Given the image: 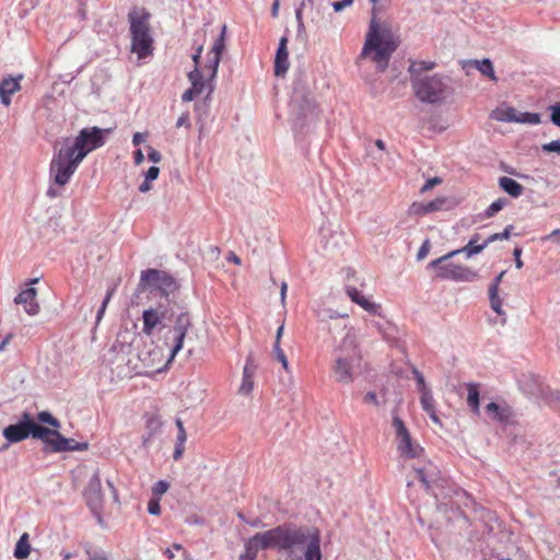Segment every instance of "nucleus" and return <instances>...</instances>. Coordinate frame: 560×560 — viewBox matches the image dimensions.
<instances>
[{"label":"nucleus","mask_w":560,"mask_h":560,"mask_svg":"<svg viewBox=\"0 0 560 560\" xmlns=\"http://www.w3.org/2000/svg\"><path fill=\"white\" fill-rule=\"evenodd\" d=\"M393 427L397 439V450L401 456L416 458L420 456L423 448L415 444L404 421L393 412Z\"/></svg>","instance_id":"nucleus-14"},{"label":"nucleus","mask_w":560,"mask_h":560,"mask_svg":"<svg viewBox=\"0 0 560 560\" xmlns=\"http://www.w3.org/2000/svg\"><path fill=\"white\" fill-rule=\"evenodd\" d=\"M176 427L178 429L175 448L173 453L174 460H179L183 457L185 451V442L187 440V434L184 428V423L180 419H176Z\"/></svg>","instance_id":"nucleus-32"},{"label":"nucleus","mask_w":560,"mask_h":560,"mask_svg":"<svg viewBox=\"0 0 560 560\" xmlns=\"http://www.w3.org/2000/svg\"><path fill=\"white\" fill-rule=\"evenodd\" d=\"M49 179H51V178L49 177ZM50 182H51V185H50V186H49V188L47 189V192H46V194H47V196H48L49 198H56V197H58V196L60 195V192H59V191H58V189L55 187L56 183H54V180H50ZM57 186H58V184H57ZM59 187H61V186L59 185Z\"/></svg>","instance_id":"nucleus-59"},{"label":"nucleus","mask_w":560,"mask_h":560,"mask_svg":"<svg viewBox=\"0 0 560 560\" xmlns=\"http://www.w3.org/2000/svg\"><path fill=\"white\" fill-rule=\"evenodd\" d=\"M225 32L226 26L223 25L221 30V34L214 40L212 48L209 52V60L206 65V69L210 71V80L214 79L218 73L219 65L221 61V56L225 47Z\"/></svg>","instance_id":"nucleus-18"},{"label":"nucleus","mask_w":560,"mask_h":560,"mask_svg":"<svg viewBox=\"0 0 560 560\" xmlns=\"http://www.w3.org/2000/svg\"><path fill=\"white\" fill-rule=\"evenodd\" d=\"M410 82L415 96L421 103L440 104L454 93L450 79L440 74L413 77Z\"/></svg>","instance_id":"nucleus-6"},{"label":"nucleus","mask_w":560,"mask_h":560,"mask_svg":"<svg viewBox=\"0 0 560 560\" xmlns=\"http://www.w3.org/2000/svg\"><path fill=\"white\" fill-rule=\"evenodd\" d=\"M305 7V2L302 1L299 7L295 9V19L298 22V36H301L305 33V26L303 23V8Z\"/></svg>","instance_id":"nucleus-40"},{"label":"nucleus","mask_w":560,"mask_h":560,"mask_svg":"<svg viewBox=\"0 0 560 560\" xmlns=\"http://www.w3.org/2000/svg\"><path fill=\"white\" fill-rule=\"evenodd\" d=\"M512 229H513L512 225H508L502 233L492 234V242L508 240L510 237Z\"/></svg>","instance_id":"nucleus-49"},{"label":"nucleus","mask_w":560,"mask_h":560,"mask_svg":"<svg viewBox=\"0 0 560 560\" xmlns=\"http://www.w3.org/2000/svg\"><path fill=\"white\" fill-rule=\"evenodd\" d=\"M202 50H203V46L200 44L197 48H196V51L195 54L191 56V59L195 63V67L199 68V63H200V58H201V54H202Z\"/></svg>","instance_id":"nucleus-57"},{"label":"nucleus","mask_w":560,"mask_h":560,"mask_svg":"<svg viewBox=\"0 0 560 560\" xmlns=\"http://www.w3.org/2000/svg\"><path fill=\"white\" fill-rule=\"evenodd\" d=\"M551 109V121L552 124H555L556 126L560 127V102L552 105L550 107Z\"/></svg>","instance_id":"nucleus-45"},{"label":"nucleus","mask_w":560,"mask_h":560,"mask_svg":"<svg viewBox=\"0 0 560 560\" xmlns=\"http://www.w3.org/2000/svg\"><path fill=\"white\" fill-rule=\"evenodd\" d=\"M273 353L276 359L281 363L284 370L289 369V362L287 359V355L284 354L283 350L280 346L273 345Z\"/></svg>","instance_id":"nucleus-42"},{"label":"nucleus","mask_w":560,"mask_h":560,"mask_svg":"<svg viewBox=\"0 0 560 560\" xmlns=\"http://www.w3.org/2000/svg\"><path fill=\"white\" fill-rule=\"evenodd\" d=\"M459 396L464 397L467 406L475 413H479L480 389L476 383H466L458 387Z\"/></svg>","instance_id":"nucleus-19"},{"label":"nucleus","mask_w":560,"mask_h":560,"mask_svg":"<svg viewBox=\"0 0 560 560\" xmlns=\"http://www.w3.org/2000/svg\"><path fill=\"white\" fill-rule=\"evenodd\" d=\"M459 65L467 75L471 74L472 71L477 70L482 75L490 78V58L478 59H466L460 60Z\"/></svg>","instance_id":"nucleus-26"},{"label":"nucleus","mask_w":560,"mask_h":560,"mask_svg":"<svg viewBox=\"0 0 560 560\" xmlns=\"http://www.w3.org/2000/svg\"><path fill=\"white\" fill-rule=\"evenodd\" d=\"M442 183V179L440 177H433L425 182V184L421 188V192H425L430 189H432L434 186Z\"/></svg>","instance_id":"nucleus-51"},{"label":"nucleus","mask_w":560,"mask_h":560,"mask_svg":"<svg viewBox=\"0 0 560 560\" xmlns=\"http://www.w3.org/2000/svg\"><path fill=\"white\" fill-rule=\"evenodd\" d=\"M545 152H556L560 154V140H553L542 145Z\"/></svg>","instance_id":"nucleus-47"},{"label":"nucleus","mask_w":560,"mask_h":560,"mask_svg":"<svg viewBox=\"0 0 560 560\" xmlns=\"http://www.w3.org/2000/svg\"><path fill=\"white\" fill-rule=\"evenodd\" d=\"M492 118L500 121L537 125L540 116L537 113H517L516 109L506 104H501L492 110Z\"/></svg>","instance_id":"nucleus-16"},{"label":"nucleus","mask_w":560,"mask_h":560,"mask_svg":"<svg viewBox=\"0 0 560 560\" xmlns=\"http://www.w3.org/2000/svg\"><path fill=\"white\" fill-rule=\"evenodd\" d=\"M256 365L252 355L247 357L246 364L243 369V377L238 392L243 395H249L254 388V373Z\"/></svg>","instance_id":"nucleus-25"},{"label":"nucleus","mask_w":560,"mask_h":560,"mask_svg":"<svg viewBox=\"0 0 560 560\" xmlns=\"http://www.w3.org/2000/svg\"><path fill=\"white\" fill-rule=\"evenodd\" d=\"M106 132L109 130L88 127L74 138H65L59 148L55 147L49 164L51 180L60 186L67 185L85 156L104 145Z\"/></svg>","instance_id":"nucleus-1"},{"label":"nucleus","mask_w":560,"mask_h":560,"mask_svg":"<svg viewBox=\"0 0 560 560\" xmlns=\"http://www.w3.org/2000/svg\"><path fill=\"white\" fill-rule=\"evenodd\" d=\"M149 20L150 13L145 10L133 9L128 13L131 51L139 59H144L153 54L154 40Z\"/></svg>","instance_id":"nucleus-7"},{"label":"nucleus","mask_w":560,"mask_h":560,"mask_svg":"<svg viewBox=\"0 0 560 560\" xmlns=\"http://www.w3.org/2000/svg\"><path fill=\"white\" fill-rule=\"evenodd\" d=\"M148 159L153 163H159L162 160V155L158 150L150 148Z\"/></svg>","instance_id":"nucleus-55"},{"label":"nucleus","mask_w":560,"mask_h":560,"mask_svg":"<svg viewBox=\"0 0 560 560\" xmlns=\"http://www.w3.org/2000/svg\"><path fill=\"white\" fill-rule=\"evenodd\" d=\"M205 71L207 72L208 74V79L205 81L203 80V74L201 73V71L199 70V68L195 67L189 73H188V80L190 81L191 83V90H194L198 95L205 90V89H208L209 90V83H211V85H213V80H210V71H208L206 68H205Z\"/></svg>","instance_id":"nucleus-27"},{"label":"nucleus","mask_w":560,"mask_h":560,"mask_svg":"<svg viewBox=\"0 0 560 560\" xmlns=\"http://www.w3.org/2000/svg\"><path fill=\"white\" fill-rule=\"evenodd\" d=\"M354 0H340L332 3V8L336 12L342 11L345 8L350 7Z\"/></svg>","instance_id":"nucleus-52"},{"label":"nucleus","mask_w":560,"mask_h":560,"mask_svg":"<svg viewBox=\"0 0 560 560\" xmlns=\"http://www.w3.org/2000/svg\"><path fill=\"white\" fill-rule=\"evenodd\" d=\"M430 247V241L425 240L417 253V259L422 260L428 255Z\"/></svg>","instance_id":"nucleus-48"},{"label":"nucleus","mask_w":560,"mask_h":560,"mask_svg":"<svg viewBox=\"0 0 560 560\" xmlns=\"http://www.w3.org/2000/svg\"><path fill=\"white\" fill-rule=\"evenodd\" d=\"M86 504L92 513L100 516L103 509L102 482L98 474H95L89 480L84 491Z\"/></svg>","instance_id":"nucleus-17"},{"label":"nucleus","mask_w":560,"mask_h":560,"mask_svg":"<svg viewBox=\"0 0 560 560\" xmlns=\"http://www.w3.org/2000/svg\"><path fill=\"white\" fill-rule=\"evenodd\" d=\"M412 374L415 376V380L417 382L418 390L423 392L427 389H430L428 385L425 384L424 377L420 371H418L416 368L412 370Z\"/></svg>","instance_id":"nucleus-44"},{"label":"nucleus","mask_w":560,"mask_h":560,"mask_svg":"<svg viewBox=\"0 0 560 560\" xmlns=\"http://www.w3.org/2000/svg\"><path fill=\"white\" fill-rule=\"evenodd\" d=\"M22 78V75L18 78L8 77L0 81V101L4 106L11 104V96L21 89L20 81Z\"/></svg>","instance_id":"nucleus-23"},{"label":"nucleus","mask_w":560,"mask_h":560,"mask_svg":"<svg viewBox=\"0 0 560 560\" xmlns=\"http://www.w3.org/2000/svg\"><path fill=\"white\" fill-rule=\"evenodd\" d=\"M290 108L294 130H302L317 117L315 101L301 81L294 82Z\"/></svg>","instance_id":"nucleus-8"},{"label":"nucleus","mask_w":560,"mask_h":560,"mask_svg":"<svg viewBox=\"0 0 560 560\" xmlns=\"http://www.w3.org/2000/svg\"><path fill=\"white\" fill-rule=\"evenodd\" d=\"M463 253L464 250H452L442 257L432 260L428 267L436 270L438 278L455 281L467 280L470 273L469 270L460 264L453 261V258L462 255Z\"/></svg>","instance_id":"nucleus-11"},{"label":"nucleus","mask_w":560,"mask_h":560,"mask_svg":"<svg viewBox=\"0 0 560 560\" xmlns=\"http://www.w3.org/2000/svg\"><path fill=\"white\" fill-rule=\"evenodd\" d=\"M417 478L424 486L427 490L431 489V485L433 480V472L427 470L425 468H417L416 470Z\"/></svg>","instance_id":"nucleus-36"},{"label":"nucleus","mask_w":560,"mask_h":560,"mask_svg":"<svg viewBox=\"0 0 560 560\" xmlns=\"http://www.w3.org/2000/svg\"><path fill=\"white\" fill-rule=\"evenodd\" d=\"M144 161V155L141 149L135 151V164L140 165Z\"/></svg>","instance_id":"nucleus-64"},{"label":"nucleus","mask_w":560,"mask_h":560,"mask_svg":"<svg viewBox=\"0 0 560 560\" xmlns=\"http://www.w3.org/2000/svg\"><path fill=\"white\" fill-rule=\"evenodd\" d=\"M168 488H170V483L167 481L159 480L152 487V493L155 497H161V495H163L164 493L167 492Z\"/></svg>","instance_id":"nucleus-41"},{"label":"nucleus","mask_w":560,"mask_h":560,"mask_svg":"<svg viewBox=\"0 0 560 560\" xmlns=\"http://www.w3.org/2000/svg\"><path fill=\"white\" fill-rule=\"evenodd\" d=\"M160 168L158 166H151L145 173L147 182H151L158 178Z\"/></svg>","instance_id":"nucleus-53"},{"label":"nucleus","mask_w":560,"mask_h":560,"mask_svg":"<svg viewBox=\"0 0 560 560\" xmlns=\"http://www.w3.org/2000/svg\"><path fill=\"white\" fill-rule=\"evenodd\" d=\"M289 69L288 38L281 37L275 57V75L283 77Z\"/></svg>","instance_id":"nucleus-20"},{"label":"nucleus","mask_w":560,"mask_h":560,"mask_svg":"<svg viewBox=\"0 0 560 560\" xmlns=\"http://www.w3.org/2000/svg\"><path fill=\"white\" fill-rule=\"evenodd\" d=\"M115 290H116V287H113L107 290L106 295L102 302V305L100 306L97 314H96V324H98L102 320V318L105 314L106 307H107L112 296L114 295Z\"/></svg>","instance_id":"nucleus-38"},{"label":"nucleus","mask_w":560,"mask_h":560,"mask_svg":"<svg viewBox=\"0 0 560 560\" xmlns=\"http://www.w3.org/2000/svg\"><path fill=\"white\" fill-rule=\"evenodd\" d=\"M521 255H522V248L515 247L514 252H513V256H514V260H515V265H516L517 269H521L523 267V261L521 259Z\"/></svg>","instance_id":"nucleus-58"},{"label":"nucleus","mask_w":560,"mask_h":560,"mask_svg":"<svg viewBox=\"0 0 560 560\" xmlns=\"http://www.w3.org/2000/svg\"><path fill=\"white\" fill-rule=\"evenodd\" d=\"M198 96V94L191 90V89H188L187 91H185L182 95V100L184 102H190L192 100H195V97Z\"/></svg>","instance_id":"nucleus-60"},{"label":"nucleus","mask_w":560,"mask_h":560,"mask_svg":"<svg viewBox=\"0 0 560 560\" xmlns=\"http://www.w3.org/2000/svg\"><path fill=\"white\" fill-rule=\"evenodd\" d=\"M490 243V236L486 238H481L478 234L474 235L466 246L459 248L458 250H464L462 254L465 258H470L471 256L479 254L483 248L488 246Z\"/></svg>","instance_id":"nucleus-28"},{"label":"nucleus","mask_w":560,"mask_h":560,"mask_svg":"<svg viewBox=\"0 0 560 560\" xmlns=\"http://www.w3.org/2000/svg\"><path fill=\"white\" fill-rule=\"evenodd\" d=\"M504 273V270L501 271L499 276L495 278L494 282L492 283V311H494L499 316H502L501 325H504L506 323V317L504 316V312L502 310V302L498 296V287Z\"/></svg>","instance_id":"nucleus-33"},{"label":"nucleus","mask_w":560,"mask_h":560,"mask_svg":"<svg viewBox=\"0 0 560 560\" xmlns=\"http://www.w3.org/2000/svg\"><path fill=\"white\" fill-rule=\"evenodd\" d=\"M37 421L52 427V429H49L40 425V430L37 432V439L45 444V451L50 453H63L67 438L58 431L61 427L60 421L46 410L37 413Z\"/></svg>","instance_id":"nucleus-9"},{"label":"nucleus","mask_w":560,"mask_h":560,"mask_svg":"<svg viewBox=\"0 0 560 560\" xmlns=\"http://www.w3.org/2000/svg\"><path fill=\"white\" fill-rule=\"evenodd\" d=\"M36 290L34 288H27L21 291L15 298V304H23L24 310L28 315H36L39 312V305L36 302Z\"/></svg>","instance_id":"nucleus-22"},{"label":"nucleus","mask_w":560,"mask_h":560,"mask_svg":"<svg viewBox=\"0 0 560 560\" xmlns=\"http://www.w3.org/2000/svg\"><path fill=\"white\" fill-rule=\"evenodd\" d=\"M294 539L288 547H278L283 556L279 560H322L320 537L316 528L292 524L289 528Z\"/></svg>","instance_id":"nucleus-2"},{"label":"nucleus","mask_w":560,"mask_h":560,"mask_svg":"<svg viewBox=\"0 0 560 560\" xmlns=\"http://www.w3.org/2000/svg\"><path fill=\"white\" fill-rule=\"evenodd\" d=\"M191 326V318L187 312H182L176 316L174 326L168 331L170 336L166 337V342H168V340L172 341V348L167 363H170L183 349L184 339Z\"/></svg>","instance_id":"nucleus-15"},{"label":"nucleus","mask_w":560,"mask_h":560,"mask_svg":"<svg viewBox=\"0 0 560 560\" xmlns=\"http://www.w3.org/2000/svg\"><path fill=\"white\" fill-rule=\"evenodd\" d=\"M148 512L151 515H159L161 513L160 500L159 499H150L148 503Z\"/></svg>","instance_id":"nucleus-46"},{"label":"nucleus","mask_w":560,"mask_h":560,"mask_svg":"<svg viewBox=\"0 0 560 560\" xmlns=\"http://www.w3.org/2000/svg\"><path fill=\"white\" fill-rule=\"evenodd\" d=\"M31 552V545L28 542V534L24 533L21 535L14 548V557L19 560L26 559Z\"/></svg>","instance_id":"nucleus-34"},{"label":"nucleus","mask_w":560,"mask_h":560,"mask_svg":"<svg viewBox=\"0 0 560 560\" xmlns=\"http://www.w3.org/2000/svg\"><path fill=\"white\" fill-rule=\"evenodd\" d=\"M419 393H420V404L424 411L435 408L434 398H433L431 389H427V390L419 392Z\"/></svg>","instance_id":"nucleus-37"},{"label":"nucleus","mask_w":560,"mask_h":560,"mask_svg":"<svg viewBox=\"0 0 560 560\" xmlns=\"http://www.w3.org/2000/svg\"><path fill=\"white\" fill-rule=\"evenodd\" d=\"M145 136L141 132H136L132 137V144L135 147H138L144 141Z\"/></svg>","instance_id":"nucleus-63"},{"label":"nucleus","mask_w":560,"mask_h":560,"mask_svg":"<svg viewBox=\"0 0 560 560\" xmlns=\"http://www.w3.org/2000/svg\"><path fill=\"white\" fill-rule=\"evenodd\" d=\"M85 553L88 556V560H108L105 551L103 550H92L91 547H88Z\"/></svg>","instance_id":"nucleus-43"},{"label":"nucleus","mask_w":560,"mask_h":560,"mask_svg":"<svg viewBox=\"0 0 560 560\" xmlns=\"http://www.w3.org/2000/svg\"><path fill=\"white\" fill-rule=\"evenodd\" d=\"M147 289L160 291L161 295L167 298L178 289L175 278L164 270L147 269L141 271L139 290Z\"/></svg>","instance_id":"nucleus-10"},{"label":"nucleus","mask_w":560,"mask_h":560,"mask_svg":"<svg viewBox=\"0 0 560 560\" xmlns=\"http://www.w3.org/2000/svg\"><path fill=\"white\" fill-rule=\"evenodd\" d=\"M435 67V62L433 61H411L408 72L410 73V79L418 75H423V71L432 70Z\"/></svg>","instance_id":"nucleus-35"},{"label":"nucleus","mask_w":560,"mask_h":560,"mask_svg":"<svg viewBox=\"0 0 560 560\" xmlns=\"http://www.w3.org/2000/svg\"><path fill=\"white\" fill-rule=\"evenodd\" d=\"M291 525V523L282 524L252 536L245 541L244 552L241 553L240 560H255L260 550L288 547V542L294 539V535L289 532Z\"/></svg>","instance_id":"nucleus-5"},{"label":"nucleus","mask_w":560,"mask_h":560,"mask_svg":"<svg viewBox=\"0 0 560 560\" xmlns=\"http://www.w3.org/2000/svg\"><path fill=\"white\" fill-rule=\"evenodd\" d=\"M423 208H424V205L412 203V206L410 207L409 211H410V213L417 214V215H423V214L429 213V211H424Z\"/></svg>","instance_id":"nucleus-54"},{"label":"nucleus","mask_w":560,"mask_h":560,"mask_svg":"<svg viewBox=\"0 0 560 560\" xmlns=\"http://www.w3.org/2000/svg\"><path fill=\"white\" fill-rule=\"evenodd\" d=\"M346 292L350 300L355 304L360 305L364 311L373 315L378 314L381 305L366 299L364 295L361 294V292L357 288L347 287Z\"/></svg>","instance_id":"nucleus-24"},{"label":"nucleus","mask_w":560,"mask_h":560,"mask_svg":"<svg viewBox=\"0 0 560 560\" xmlns=\"http://www.w3.org/2000/svg\"><path fill=\"white\" fill-rule=\"evenodd\" d=\"M364 401L376 406L378 405V400L374 392L366 393L364 396Z\"/></svg>","instance_id":"nucleus-61"},{"label":"nucleus","mask_w":560,"mask_h":560,"mask_svg":"<svg viewBox=\"0 0 560 560\" xmlns=\"http://www.w3.org/2000/svg\"><path fill=\"white\" fill-rule=\"evenodd\" d=\"M455 206L456 202L453 198L438 197L436 199L427 202L423 210L429 211V213L436 211H448L452 210Z\"/></svg>","instance_id":"nucleus-29"},{"label":"nucleus","mask_w":560,"mask_h":560,"mask_svg":"<svg viewBox=\"0 0 560 560\" xmlns=\"http://www.w3.org/2000/svg\"><path fill=\"white\" fill-rule=\"evenodd\" d=\"M65 452H71V451H86L89 448L88 442H77L73 439L67 438V443L65 445Z\"/></svg>","instance_id":"nucleus-39"},{"label":"nucleus","mask_w":560,"mask_h":560,"mask_svg":"<svg viewBox=\"0 0 560 560\" xmlns=\"http://www.w3.org/2000/svg\"><path fill=\"white\" fill-rule=\"evenodd\" d=\"M498 183L500 188L513 198L520 197L524 191V187L513 178L502 176Z\"/></svg>","instance_id":"nucleus-30"},{"label":"nucleus","mask_w":560,"mask_h":560,"mask_svg":"<svg viewBox=\"0 0 560 560\" xmlns=\"http://www.w3.org/2000/svg\"><path fill=\"white\" fill-rule=\"evenodd\" d=\"M492 421H497L509 436L517 439L518 421L512 407L503 399L492 401Z\"/></svg>","instance_id":"nucleus-13"},{"label":"nucleus","mask_w":560,"mask_h":560,"mask_svg":"<svg viewBox=\"0 0 560 560\" xmlns=\"http://www.w3.org/2000/svg\"><path fill=\"white\" fill-rule=\"evenodd\" d=\"M542 240L559 242L560 241V229L553 230L550 234L546 235Z\"/></svg>","instance_id":"nucleus-62"},{"label":"nucleus","mask_w":560,"mask_h":560,"mask_svg":"<svg viewBox=\"0 0 560 560\" xmlns=\"http://www.w3.org/2000/svg\"><path fill=\"white\" fill-rule=\"evenodd\" d=\"M398 37L386 27H381L372 20L361 55L373 52L372 60L376 62L380 71H385L390 56L398 48Z\"/></svg>","instance_id":"nucleus-3"},{"label":"nucleus","mask_w":560,"mask_h":560,"mask_svg":"<svg viewBox=\"0 0 560 560\" xmlns=\"http://www.w3.org/2000/svg\"><path fill=\"white\" fill-rule=\"evenodd\" d=\"M213 90H214V85H211V83H209V92L207 93L203 102L196 104V110L198 112L197 122L200 125L199 126L200 133H202L205 131V121L203 120L209 113L210 100H211V94H212Z\"/></svg>","instance_id":"nucleus-31"},{"label":"nucleus","mask_w":560,"mask_h":560,"mask_svg":"<svg viewBox=\"0 0 560 560\" xmlns=\"http://www.w3.org/2000/svg\"><path fill=\"white\" fill-rule=\"evenodd\" d=\"M166 317V311L162 310V306L156 308H148L142 314L143 320V332L145 335H151L154 328L162 322L163 318Z\"/></svg>","instance_id":"nucleus-21"},{"label":"nucleus","mask_w":560,"mask_h":560,"mask_svg":"<svg viewBox=\"0 0 560 560\" xmlns=\"http://www.w3.org/2000/svg\"><path fill=\"white\" fill-rule=\"evenodd\" d=\"M361 353L354 339L343 338L341 345L334 351L332 375L338 383L350 384L361 372Z\"/></svg>","instance_id":"nucleus-4"},{"label":"nucleus","mask_w":560,"mask_h":560,"mask_svg":"<svg viewBox=\"0 0 560 560\" xmlns=\"http://www.w3.org/2000/svg\"><path fill=\"white\" fill-rule=\"evenodd\" d=\"M505 203H506V200L503 198H499V199L492 201V214L502 210L504 208Z\"/></svg>","instance_id":"nucleus-56"},{"label":"nucleus","mask_w":560,"mask_h":560,"mask_svg":"<svg viewBox=\"0 0 560 560\" xmlns=\"http://www.w3.org/2000/svg\"><path fill=\"white\" fill-rule=\"evenodd\" d=\"M190 117H189V114L188 113H183L177 121H176V127L179 128V127H186V128H190Z\"/></svg>","instance_id":"nucleus-50"},{"label":"nucleus","mask_w":560,"mask_h":560,"mask_svg":"<svg viewBox=\"0 0 560 560\" xmlns=\"http://www.w3.org/2000/svg\"><path fill=\"white\" fill-rule=\"evenodd\" d=\"M40 425L30 412L24 411L19 421L14 424H10L3 429V436L11 443H19L28 436L37 439V432L40 430Z\"/></svg>","instance_id":"nucleus-12"}]
</instances>
